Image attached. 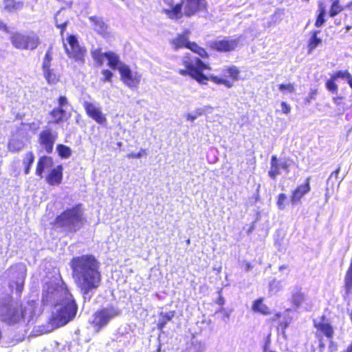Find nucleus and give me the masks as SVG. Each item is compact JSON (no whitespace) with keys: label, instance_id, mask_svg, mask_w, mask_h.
<instances>
[{"label":"nucleus","instance_id":"ddd939ff","mask_svg":"<svg viewBox=\"0 0 352 352\" xmlns=\"http://www.w3.org/2000/svg\"><path fill=\"white\" fill-rule=\"evenodd\" d=\"M240 38H226L222 40H217L210 44V47L218 52H230L234 50L238 45Z\"/></svg>","mask_w":352,"mask_h":352},{"label":"nucleus","instance_id":"58836bf2","mask_svg":"<svg viewBox=\"0 0 352 352\" xmlns=\"http://www.w3.org/2000/svg\"><path fill=\"white\" fill-rule=\"evenodd\" d=\"M23 147L22 143L16 140H12L8 144V148L10 151H19Z\"/></svg>","mask_w":352,"mask_h":352},{"label":"nucleus","instance_id":"9b49d317","mask_svg":"<svg viewBox=\"0 0 352 352\" xmlns=\"http://www.w3.org/2000/svg\"><path fill=\"white\" fill-rule=\"evenodd\" d=\"M83 107L87 116L98 124H104L107 122V118L102 113L99 104L88 101H84Z\"/></svg>","mask_w":352,"mask_h":352},{"label":"nucleus","instance_id":"39448f33","mask_svg":"<svg viewBox=\"0 0 352 352\" xmlns=\"http://www.w3.org/2000/svg\"><path fill=\"white\" fill-rule=\"evenodd\" d=\"M83 212L80 206L74 207L63 212L57 217L55 226L66 228L71 231H76L80 228L83 223Z\"/></svg>","mask_w":352,"mask_h":352},{"label":"nucleus","instance_id":"4d7b16f0","mask_svg":"<svg viewBox=\"0 0 352 352\" xmlns=\"http://www.w3.org/2000/svg\"><path fill=\"white\" fill-rule=\"evenodd\" d=\"M165 324L166 323H164L162 320H160V323L158 324V328L160 329H162L164 327Z\"/></svg>","mask_w":352,"mask_h":352},{"label":"nucleus","instance_id":"3c124183","mask_svg":"<svg viewBox=\"0 0 352 352\" xmlns=\"http://www.w3.org/2000/svg\"><path fill=\"white\" fill-rule=\"evenodd\" d=\"M186 118L187 120H189V121H191V122H193L194 120H195L197 118V115H195V114H192V113H187L186 115Z\"/></svg>","mask_w":352,"mask_h":352},{"label":"nucleus","instance_id":"cd10ccee","mask_svg":"<svg viewBox=\"0 0 352 352\" xmlns=\"http://www.w3.org/2000/svg\"><path fill=\"white\" fill-rule=\"evenodd\" d=\"M190 49L192 52L197 54L201 58H207L208 57V54L207 52L202 47H199L196 43L195 42H188V44H187V47Z\"/></svg>","mask_w":352,"mask_h":352},{"label":"nucleus","instance_id":"a19ab883","mask_svg":"<svg viewBox=\"0 0 352 352\" xmlns=\"http://www.w3.org/2000/svg\"><path fill=\"white\" fill-rule=\"evenodd\" d=\"M324 13H325L324 8H321L320 12L318 14L316 21V23H315L316 27H320L324 23Z\"/></svg>","mask_w":352,"mask_h":352},{"label":"nucleus","instance_id":"412c9836","mask_svg":"<svg viewBox=\"0 0 352 352\" xmlns=\"http://www.w3.org/2000/svg\"><path fill=\"white\" fill-rule=\"evenodd\" d=\"M53 161L50 157L43 156L41 157L38 162L36 174L41 177H43L42 173L44 170H48L52 166Z\"/></svg>","mask_w":352,"mask_h":352},{"label":"nucleus","instance_id":"09e8293b","mask_svg":"<svg viewBox=\"0 0 352 352\" xmlns=\"http://www.w3.org/2000/svg\"><path fill=\"white\" fill-rule=\"evenodd\" d=\"M145 153V150L141 148L140 151L137 153H129L126 155V157L128 158H140L143 154Z\"/></svg>","mask_w":352,"mask_h":352},{"label":"nucleus","instance_id":"473e14b6","mask_svg":"<svg viewBox=\"0 0 352 352\" xmlns=\"http://www.w3.org/2000/svg\"><path fill=\"white\" fill-rule=\"evenodd\" d=\"M56 149L59 155L62 158H68L72 155V149L63 144H58Z\"/></svg>","mask_w":352,"mask_h":352},{"label":"nucleus","instance_id":"13d9d810","mask_svg":"<svg viewBox=\"0 0 352 352\" xmlns=\"http://www.w3.org/2000/svg\"><path fill=\"white\" fill-rule=\"evenodd\" d=\"M318 338L320 339V344H319L320 349H324L325 344L322 342L321 337Z\"/></svg>","mask_w":352,"mask_h":352},{"label":"nucleus","instance_id":"864d4df0","mask_svg":"<svg viewBox=\"0 0 352 352\" xmlns=\"http://www.w3.org/2000/svg\"><path fill=\"white\" fill-rule=\"evenodd\" d=\"M226 85L227 87L230 88L232 87V84L230 83L228 80L223 79V82L221 83Z\"/></svg>","mask_w":352,"mask_h":352},{"label":"nucleus","instance_id":"a878e982","mask_svg":"<svg viewBox=\"0 0 352 352\" xmlns=\"http://www.w3.org/2000/svg\"><path fill=\"white\" fill-rule=\"evenodd\" d=\"M318 32H314L311 38L309 40L307 45L308 54H311L313 51L322 43V39L317 36Z\"/></svg>","mask_w":352,"mask_h":352},{"label":"nucleus","instance_id":"7c9ffc66","mask_svg":"<svg viewBox=\"0 0 352 352\" xmlns=\"http://www.w3.org/2000/svg\"><path fill=\"white\" fill-rule=\"evenodd\" d=\"M34 160V155L32 152H28L25 154L23 159V164L25 165L24 172L25 174H28L30 173V168Z\"/></svg>","mask_w":352,"mask_h":352},{"label":"nucleus","instance_id":"ea45409f","mask_svg":"<svg viewBox=\"0 0 352 352\" xmlns=\"http://www.w3.org/2000/svg\"><path fill=\"white\" fill-rule=\"evenodd\" d=\"M287 200V195L285 193H281L278 196L276 204L278 209L283 210L285 209V201Z\"/></svg>","mask_w":352,"mask_h":352},{"label":"nucleus","instance_id":"774afa93","mask_svg":"<svg viewBox=\"0 0 352 352\" xmlns=\"http://www.w3.org/2000/svg\"><path fill=\"white\" fill-rule=\"evenodd\" d=\"M264 352H274V351H270V350H267V349H265Z\"/></svg>","mask_w":352,"mask_h":352},{"label":"nucleus","instance_id":"b1692460","mask_svg":"<svg viewBox=\"0 0 352 352\" xmlns=\"http://www.w3.org/2000/svg\"><path fill=\"white\" fill-rule=\"evenodd\" d=\"M51 116L54 118V122L57 124L69 117V114H67L66 109L60 107L54 108L51 112Z\"/></svg>","mask_w":352,"mask_h":352},{"label":"nucleus","instance_id":"c756f323","mask_svg":"<svg viewBox=\"0 0 352 352\" xmlns=\"http://www.w3.org/2000/svg\"><path fill=\"white\" fill-rule=\"evenodd\" d=\"M52 47H49V49L47 50L45 55L43 58V63H42V71H46L47 69H50L51 68V62L52 60Z\"/></svg>","mask_w":352,"mask_h":352},{"label":"nucleus","instance_id":"052dcab7","mask_svg":"<svg viewBox=\"0 0 352 352\" xmlns=\"http://www.w3.org/2000/svg\"><path fill=\"white\" fill-rule=\"evenodd\" d=\"M348 82L350 85V87L352 88V76L350 75V76L348 78Z\"/></svg>","mask_w":352,"mask_h":352},{"label":"nucleus","instance_id":"5701e85b","mask_svg":"<svg viewBox=\"0 0 352 352\" xmlns=\"http://www.w3.org/2000/svg\"><path fill=\"white\" fill-rule=\"evenodd\" d=\"M104 55L108 60V65L113 69H117L119 71L120 67L125 65L120 61L119 56L113 52H105Z\"/></svg>","mask_w":352,"mask_h":352},{"label":"nucleus","instance_id":"0e129e2a","mask_svg":"<svg viewBox=\"0 0 352 352\" xmlns=\"http://www.w3.org/2000/svg\"><path fill=\"white\" fill-rule=\"evenodd\" d=\"M313 97H314V94H312L309 98H307V101L308 102H309L311 99L313 98Z\"/></svg>","mask_w":352,"mask_h":352},{"label":"nucleus","instance_id":"e433bc0d","mask_svg":"<svg viewBox=\"0 0 352 352\" xmlns=\"http://www.w3.org/2000/svg\"><path fill=\"white\" fill-rule=\"evenodd\" d=\"M270 292L276 294L282 289V285L280 281L275 279L272 280L269 284Z\"/></svg>","mask_w":352,"mask_h":352},{"label":"nucleus","instance_id":"f03ea898","mask_svg":"<svg viewBox=\"0 0 352 352\" xmlns=\"http://www.w3.org/2000/svg\"><path fill=\"white\" fill-rule=\"evenodd\" d=\"M73 276L83 294L97 289L101 283L100 263L92 255L74 257L71 261Z\"/></svg>","mask_w":352,"mask_h":352},{"label":"nucleus","instance_id":"393cba45","mask_svg":"<svg viewBox=\"0 0 352 352\" xmlns=\"http://www.w3.org/2000/svg\"><path fill=\"white\" fill-rule=\"evenodd\" d=\"M43 74L47 83L50 85H54L60 80V75L52 68L43 72Z\"/></svg>","mask_w":352,"mask_h":352},{"label":"nucleus","instance_id":"de8ad7c7","mask_svg":"<svg viewBox=\"0 0 352 352\" xmlns=\"http://www.w3.org/2000/svg\"><path fill=\"white\" fill-rule=\"evenodd\" d=\"M280 107L284 114H288L291 111V107L284 101L281 102Z\"/></svg>","mask_w":352,"mask_h":352},{"label":"nucleus","instance_id":"f8f14e48","mask_svg":"<svg viewBox=\"0 0 352 352\" xmlns=\"http://www.w3.org/2000/svg\"><path fill=\"white\" fill-rule=\"evenodd\" d=\"M57 138V133L50 129L43 130L38 135V142L46 153L53 151L54 144Z\"/></svg>","mask_w":352,"mask_h":352},{"label":"nucleus","instance_id":"5fc2aeb1","mask_svg":"<svg viewBox=\"0 0 352 352\" xmlns=\"http://www.w3.org/2000/svg\"><path fill=\"white\" fill-rule=\"evenodd\" d=\"M203 113H204L203 109L201 108H199V109H196L195 115H197V118L198 116H201L203 114Z\"/></svg>","mask_w":352,"mask_h":352},{"label":"nucleus","instance_id":"bf43d9fd","mask_svg":"<svg viewBox=\"0 0 352 352\" xmlns=\"http://www.w3.org/2000/svg\"><path fill=\"white\" fill-rule=\"evenodd\" d=\"M290 321H291V318L288 319V320H286L283 324V326H284V328H286L289 324L290 323Z\"/></svg>","mask_w":352,"mask_h":352},{"label":"nucleus","instance_id":"f3484780","mask_svg":"<svg viewBox=\"0 0 352 352\" xmlns=\"http://www.w3.org/2000/svg\"><path fill=\"white\" fill-rule=\"evenodd\" d=\"M307 300V295L301 287H295L291 292V303L295 308H299Z\"/></svg>","mask_w":352,"mask_h":352},{"label":"nucleus","instance_id":"4be33fe9","mask_svg":"<svg viewBox=\"0 0 352 352\" xmlns=\"http://www.w3.org/2000/svg\"><path fill=\"white\" fill-rule=\"evenodd\" d=\"M190 32L188 30L185 31L183 34L177 35V36L171 41V44L175 50H177L181 47H187L188 44V36Z\"/></svg>","mask_w":352,"mask_h":352},{"label":"nucleus","instance_id":"79ce46f5","mask_svg":"<svg viewBox=\"0 0 352 352\" xmlns=\"http://www.w3.org/2000/svg\"><path fill=\"white\" fill-rule=\"evenodd\" d=\"M58 107L67 110V108L69 106L67 98L65 96H60L58 100Z\"/></svg>","mask_w":352,"mask_h":352},{"label":"nucleus","instance_id":"1a4fd4ad","mask_svg":"<svg viewBox=\"0 0 352 352\" xmlns=\"http://www.w3.org/2000/svg\"><path fill=\"white\" fill-rule=\"evenodd\" d=\"M120 311L113 307H108L98 311L94 315L93 324L98 330L105 326L110 320L118 316Z\"/></svg>","mask_w":352,"mask_h":352},{"label":"nucleus","instance_id":"423d86ee","mask_svg":"<svg viewBox=\"0 0 352 352\" xmlns=\"http://www.w3.org/2000/svg\"><path fill=\"white\" fill-rule=\"evenodd\" d=\"M14 47L19 50H34L40 43L38 36L34 34H23L19 32L13 33L10 37Z\"/></svg>","mask_w":352,"mask_h":352},{"label":"nucleus","instance_id":"2eb2a0df","mask_svg":"<svg viewBox=\"0 0 352 352\" xmlns=\"http://www.w3.org/2000/svg\"><path fill=\"white\" fill-rule=\"evenodd\" d=\"M310 177L307 178L305 184L298 186L294 190L291 195L290 201L292 204H296L300 201L302 197L310 191L311 187L309 184Z\"/></svg>","mask_w":352,"mask_h":352},{"label":"nucleus","instance_id":"6ab92c4d","mask_svg":"<svg viewBox=\"0 0 352 352\" xmlns=\"http://www.w3.org/2000/svg\"><path fill=\"white\" fill-rule=\"evenodd\" d=\"M63 168L58 166L52 170L50 173L46 177L47 183L50 185H58L61 183L63 177Z\"/></svg>","mask_w":352,"mask_h":352},{"label":"nucleus","instance_id":"20e7f679","mask_svg":"<svg viewBox=\"0 0 352 352\" xmlns=\"http://www.w3.org/2000/svg\"><path fill=\"white\" fill-rule=\"evenodd\" d=\"M206 7V0H181L179 3L172 5L170 8L162 9V12L170 19L177 20L183 16L192 17Z\"/></svg>","mask_w":352,"mask_h":352},{"label":"nucleus","instance_id":"c03bdc74","mask_svg":"<svg viewBox=\"0 0 352 352\" xmlns=\"http://www.w3.org/2000/svg\"><path fill=\"white\" fill-rule=\"evenodd\" d=\"M174 316V311H170L166 313H161V320L166 323L170 321Z\"/></svg>","mask_w":352,"mask_h":352},{"label":"nucleus","instance_id":"dca6fc26","mask_svg":"<svg viewBox=\"0 0 352 352\" xmlns=\"http://www.w3.org/2000/svg\"><path fill=\"white\" fill-rule=\"evenodd\" d=\"M314 326L317 329V332L316 335L318 338L321 337V336L318 333V332L320 331L329 339L332 338L334 333L333 329L331 326V324L324 320V318H322L320 321L315 320Z\"/></svg>","mask_w":352,"mask_h":352},{"label":"nucleus","instance_id":"37998d69","mask_svg":"<svg viewBox=\"0 0 352 352\" xmlns=\"http://www.w3.org/2000/svg\"><path fill=\"white\" fill-rule=\"evenodd\" d=\"M227 72L229 74V76L231 77L234 80H236L238 78L239 70L235 67H229L227 69Z\"/></svg>","mask_w":352,"mask_h":352},{"label":"nucleus","instance_id":"338daca9","mask_svg":"<svg viewBox=\"0 0 352 352\" xmlns=\"http://www.w3.org/2000/svg\"><path fill=\"white\" fill-rule=\"evenodd\" d=\"M346 8H352V2L349 3L347 6H346Z\"/></svg>","mask_w":352,"mask_h":352},{"label":"nucleus","instance_id":"4c0bfd02","mask_svg":"<svg viewBox=\"0 0 352 352\" xmlns=\"http://www.w3.org/2000/svg\"><path fill=\"white\" fill-rule=\"evenodd\" d=\"M345 287L349 292L352 289V269H349L345 276Z\"/></svg>","mask_w":352,"mask_h":352},{"label":"nucleus","instance_id":"0eeeda50","mask_svg":"<svg viewBox=\"0 0 352 352\" xmlns=\"http://www.w3.org/2000/svg\"><path fill=\"white\" fill-rule=\"evenodd\" d=\"M0 317L2 321L14 323L20 321L23 317L21 306L16 302H12L0 307Z\"/></svg>","mask_w":352,"mask_h":352},{"label":"nucleus","instance_id":"680f3d73","mask_svg":"<svg viewBox=\"0 0 352 352\" xmlns=\"http://www.w3.org/2000/svg\"><path fill=\"white\" fill-rule=\"evenodd\" d=\"M340 99H341L340 98H333V101L335 102V103L338 104L339 103V100Z\"/></svg>","mask_w":352,"mask_h":352},{"label":"nucleus","instance_id":"e2e57ef3","mask_svg":"<svg viewBox=\"0 0 352 352\" xmlns=\"http://www.w3.org/2000/svg\"><path fill=\"white\" fill-rule=\"evenodd\" d=\"M287 267V265H281L279 267V270L282 271L283 270L286 269Z\"/></svg>","mask_w":352,"mask_h":352},{"label":"nucleus","instance_id":"8fccbe9b","mask_svg":"<svg viewBox=\"0 0 352 352\" xmlns=\"http://www.w3.org/2000/svg\"><path fill=\"white\" fill-rule=\"evenodd\" d=\"M103 76H104V81H110L112 76H113V73L108 70V69H104L102 72Z\"/></svg>","mask_w":352,"mask_h":352},{"label":"nucleus","instance_id":"a18cd8bd","mask_svg":"<svg viewBox=\"0 0 352 352\" xmlns=\"http://www.w3.org/2000/svg\"><path fill=\"white\" fill-rule=\"evenodd\" d=\"M327 88L333 92H335L338 89V86L333 80H329L326 83Z\"/></svg>","mask_w":352,"mask_h":352},{"label":"nucleus","instance_id":"4468645a","mask_svg":"<svg viewBox=\"0 0 352 352\" xmlns=\"http://www.w3.org/2000/svg\"><path fill=\"white\" fill-rule=\"evenodd\" d=\"M271 168L268 173L269 176L274 179L280 173V169L289 171L288 164L286 161H279L276 156L273 155L271 158Z\"/></svg>","mask_w":352,"mask_h":352},{"label":"nucleus","instance_id":"f257e3e1","mask_svg":"<svg viewBox=\"0 0 352 352\" xmlns=\"http://www.w3.org/2000/svg\"><path fill=\"white\" fill-rule=\"evenodd\" d=\"M42 301L44 304L55 303L51 320L55 327L65 325L76 316V305L63 283H46L43 287Z\"/></svg>","mask_w":352,"mask_h":352},{"label":"nucleus","instance_id":"a211bd4d","mask_svg":"<svg viewBox=\"0 0 352 352\" xmlns=\"http://www.w3.org/2000/svg\"><path fill=\"white\" fill-rule=\"evenodd\" d=\"M23 1L16 0H3L2 10L8 13H14L23 8Z\"/></svg>","mask_w":352,"mask_h":352},{"label":"nucleus","instance_id":"72a5a7b5","mask_svg":"<svg viewBox=\"0 0 352 352\" xmlns=\"http://www.w3.org/2000/svg\"><path fill=\"white\" fill-rule=\"evenodd\" d=\"M104 53H102L101 49H96L91 51V56L94 60L98 63L99 65H102L104 62V58H105Z\"/></svg>","mask_w":352,"mask_h":352},{"label":"nucleus","instance_id":"9d476101","mask_svg":"<svg viewBox=\"0 0 352 352\" xmlns=\"http://www.w3.org/2000/svg\"><path fill=\"white\" fill-rule=\"evenodd\" d=\"M121 80L129 87H137L141 80V75L138 72H132L126 64L120 67Z\"/></svg>","mask_w":352,"mask_h":352},{"label":"nucleus","instance_id":"603ef678","mask_svg":"<svg viewBox=\"0 0 352 352\" xmlns=\"http://www.w3.org/2000/svg\"><path fill=\"white\" fill-rule=\"evenodd\" d=\"M0 30L8 32V27L6 25L3 23V21L0 19Z\"/></svg>","mask_w":352,"mask_h":352},{"label":"nucleus","instance_id":"c85d7f7f","mask_svg":"<svg viewBox=\"0 0 352 352\" xmlns=\"http://www.w3.org/2000/svg\"><path fill=\"white\" fill-rule=\"evenodd\" d=\"M252 309L254 311L261 313L263 315H267L270 314L269 308L263 303L262 299L256 300L254 302Z\"/></svg>","mask_w":352,"mask_h":352},{"label":"nucleus","instance_id":"f704fd0d","mask_svg":"<svg viewBox=\"0 0 352 352\" xmlns=\"http://www.w3.org/2000/svg\"><path fill=\"white\" fill-rule=\"evenodd\" d=\"M278 88L283 94L286 93L294 94L296 91L294 85L290 82L287 84H279Z\"/></svg>","mask_w":352,"mask_h":352},{"label":"nucleus","instance_id":"c9c22d12","mask_svg":"<svg viewBox=\"0 0 352 352\" xmlns=\"http://www.w3.org/2000/svg\"><path fill=\"white\" fill-rule=\"evenodd\" d=\"M343 10L342 7L339 4L338 0H336L333 2L330 11L329 15L331 17L335 16L336 14L340 13Z\"/></svg>","mask_w":352,"mask_h":352},{"label":"nucleus","instance_id":"7ed1b4c3","mask_svg":"<svg viewBox=\"0 0 352 352\" xmlns=\"http://www.w3.org/2000/svg\"><path fill=\"white\" fill-rule=\"evenodd\" d=\"M182 65L184 69H179L177 73L183 76H188L201 85H207L208 80L217 84H221L223 78L204 74V70H210L209 65L204 63L199 58L195 57L190 54H185L182 58Z\"/></svg>","mask_w":352,"mask_h":352},{"label":"nucleus","instance_id":"69168bd1","mask_svg":"<svg viewBox=\"0 0 352 352\" xmlns=\"http://www.w3.org/2000/svg\"><path fill=\"white\" fill-rule=\"evenodd\" d=\"M345 352H352V348L351 346H349Z\"/></svg>","mask_w":352,"mask_h":352},{"label":"nucleus","instance_id":"2f4dec72","mask_svg":"<svg viewBox=\"0 0 352 352\" xmlns=\"http://www.w3.org/2000/svg\"><path fill=\"white\" fill-rule=\"evenodd\" d=\"M63 16L61 14V12L58 11L54 17L56 25L57 28L61 30V32L64 30L68 23V20H63Z\"/></svg>","mask_w":352,"mask_h":352},{"label":"nucleus","instance_id":"6e6552de","mask_svg":"<svg viewBox=\"0 0 352 352\" xmlns=\"http://www.w3.org/2000/svg\"><path fill=\"white\" fill-rule=\"evenodd\" d=\"M67 41V44L64 43V47L68 56L74 58L75 61L83 64L86 49L79 45L77 38L74 36H69Z\"/></svg>","mask_w":352,"mask_h":352},{"label":"nucleus","instance_id":"aec40b11","mask_svg":"<svg viewBox=\"0 0 352 352\" xmlns=\"http://www.w3.org/2000/svg\"><path fill=\"white\" fill-rule=\"evenodd\" d=\"M89 20L91 23L92 28L100 34H104L107 32V25L103 21L102 19L96 16H91L89 18Z\"/></svg>","mask_w":352,"mask_h":352},{"label":"nucleus","instance_id":"49530a36","mask_svg":"<svg viewBox=\"0 0 352 352\" xmlns=\"http://www.w3.org/2000/svg\"><path fill=\"white\" fill-rule=\"evenodd\" d=\"M350 73L348 72L347 71H344V72H342V71H340V72H338L337 73L335 74V75L333 76V78H347L350 76Z\"/></svg>","mask_w":352,"mask_h":352},{"label":"nucleus","instance_id":"bb28decb","mask_svg":"<svg viewBox=\"0 0 352 352\" xmlns=\"http://www.w3.org/2000/svg\"><path fill=\"white\" fill-rule=\"evenodd\" d=\"M190 49L192 52L197 54L201 58H207L208 57V54L207 52L202 47H199L196 43L195 42H188V44H187V47Z\"/></svg>","mask_w":352,"mask_h":352},{"label":"nucleus","instance_id":"6e6d98bb","mask_svg":"<svg viewBox=\"0 0 352 352\" xmlns=\"http://www.w3.org/2000/svg\"><path fill=\"white\" fill-rule=\"evenodd\" d=\"M252 268V265L249 262H245V271H249Z\"/></svg>","mask_w":352,"mask_h":352}]
</instances>
